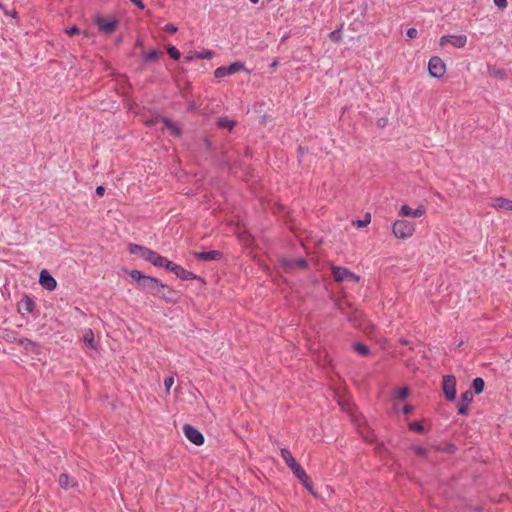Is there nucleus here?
Listing matches in <instances>:
<instances>
[{
    "label": "nucleus",
    "mask_w": 512,
    "mask_h": 512,
    "mask_svg": "<svg viewBox=\"0 0 512 512\" xmlns=\"http://www.w3.org/2000/svg\"><path fill=\"white\" fill-rule=\"evenodd\" d=\"M214 52L212 50H204L202 52L190 51L185 56L186 61H192L194 59H212Z\"/></svg>",
    "instance_id": "17"
},
{
    "label": "nucleus",
    "mask_w": 512,
    "mask_h": 512,
    "mask_svg": "<svg viewBox=\"0 0 512 512\" xmlns=\"http://www.w3.org/2000/svg\"><path fill=\"white\" fill-rule=\"evenodd\" d=\"M183 433L186 436V438L192 442L193 444L200 446L204 443V436L203 434L196 428H194L191 425H184L183 426Z\"/></svg>",
    "instance_id": "8"
},
{
    "label": "nucleus",
    "mask_w": 512,
    "mask_h": 512,
    "mask_svg": "<svg viewBox=\"0 0 512 512\" xmlns=\"http://www.w3.org/2000/svg\"><path fill=\"white\" fill-rule=\"evenodd\" d=\"M370 221H371V216H370V214H367L366 218L364 220H358L354 224L358 228H362V227H365L366 225H368L370 223Z\"/></svg>",
    "instance_id": "33"
},
{
    "label": "nucleus",
    "mask_w": 512,
    "mask_h": 512,
    "mask_svg": "<svg viewBox=\"0 0 512 512\" xmlns=\"http://www.w3.org/2000/svg\"><path fill=\"white\" fill-rule=\"evenodd\" d=\"M136 45H137L138 47H142V42H141V41H138Z\"/></svg>",
    "instance_id": "48"
},
{
    "label": "nucleus",
    "mask_w": 512,
    "mask_h": 512,
    "mask_svg": "<svg viewBox=\"0 0 512 512\" xmlns=\"http://www.w3.org/2000/svg\"><path fill=\"white\" fill-rule=\"evenodd\" d=\"M494 4L500 9H505L508 5V2L507 0H494Z\"/></svg>",
    "instance_id": "40"
},
{
    "label": "nucleus",
    "mask_w": 512,
    "mask_h": 512,
    "mask_svg": "<svg viewBox=\"0 0 512 512\" xmlns=\"http://www.w3.org/2000/svg\"><path fill=\"white\" fill-rule=\"evenodd\" d=\"M128 249L132 255H136L139 258L149 261L156 267L161 265V262H163V256L147 247H143L137 244H130Z\"/></svg>",
    "instance_id": "1"
},
{
    "label": "nucleus",
    "mask_w": 512,
    "mask_h": 512,
    "mask_svg": "<svg viewBox=\"0 0 512 512\" xmlns=\"http://www.w3.org/2000/svg\"><path fill=\"white\" fill-rule=\"evenodd\" d=\"M306 265H307V263L304 259H298L294 262V264H290V267L291 268L297 267V268L304 269V268H306Z\"/></svg>",
    "instance_id": "36"
},
{
    "label": "nucleus",
    "mask_w": 512,
    "mask_h": 512,
    "mask_svg": "<svg viewBox=\"0 0 512 512\" xmlns=\"http://www.w3.org/2000/svg\"><path fill=\"white\" fill-rule=\"evenodd\" d=\"M280 453H281V457L283 458V460L285 461L286 465L290 469H293L295 466H297L299 464L296 461V459L292 456L291 452L288 449L282 448L280 450Z\"/></svg>",
    "instance_id": "20"
},
{
    "label": "nucleus",
    "mask_w": 512,
    "mask_h": 512,
    "mask_svg": "<svg viewBox=\"0 0 512 512\" xmlns=\"http://www.w3.org/2000/svg\"><path fill=\"white\" fill-rule=\"evenodd\" d=\"M20 344L24 346L25 349L32 347V342L29 339L20 340Z\"/></svg>",
    "instance_id": "44"
},
{
    "label": "nucleus",
    "mask_w": 512,
    "mask_h": 512,
    "mask_svg": "<svg viewBox=\"0 0 512 512\" xmlns=\"http://www.w3.org/2000/svg\"><path fill=\"white\" fill-rule=\"evenodd\" d=\"M426 210L424 206H419L416 209H412L409 205H402L399 209L398 215L402 218L413 217L420 218L425 214Z\"/></svg>",
    "instance_id": "12"
},
{
    "label": "nucleus",
    "mask_w": 512,
    "mask_h": 512,
    "mask_svg": "<svg viewBox=\"0 0 512 512\" xmlns=\"http://www.w3.org/2000/svg\"><path fill=\"white\" fill-rule=\"evenodd\" d=\"M416 230L415 223L398 219L392 224V233L397 239H408L413 236Z\"/></svg>",
    "instance_id": "2"
},
{
    "label": "nucleus",
    "mask_w": 512,
    "mask_h": 512,
    "mask_svg": "<svg viewBox=\"0 0 512 512\" xmlns=\"http://www.w3.org/2000/svg\"><path fill=\"white\" fill-rule=\"evenodd\" d=\"M24 309L26 310L28 313H31L32 312V299H30L29 297L25 296V301L23 303V305L19 308V309Z\"/></svg>",
    "instance_id": "31"
},
{
    "label": "nucleus",
    "mask_w": 512,
    "mask_h": 512,
    "mask_svg": "<svg viewBox=\"0 0 512 512\" xmlns=\"http://www.w3.org/2000/svg\"><path fill=\"white\" fill-rule=\"evenodd\" d=\"M105 193V188L103 186H98L96 188V195L102 197Z\"/></svg>",
    "instance_id": "46"
},
{
    "label": "nucleus",
    "mask_w": 512,
    "mask_h": 512,
    "mask_svg": "<svg viewBox=\"0 0 512 512\" xmlns=\"http://www.w3.org/2000/svg\"><path fill=\"white\" fill-rule=\"evenodd\" d=\"M194 255L196 258H198L200 260L211 261V260L219 259L221 256V253L219 251L212 250V251H207V252H195Z\"/></svg>",
    "instance_id": "18"
},
{
    "label": "nucleus",
    "mask_w": 512,
    "mask_h": 512,
    "mask_svg": "<svg viewBox=\"0 0 512 512\" xmlns=\"http://www.w3.org/2000/svg\"><path fill=\"white\" fill-rule=\"evenodd\" d=\"M218 126L221 128H227V129L231 130L235 126V122L228 118H220L218 120Z\"/></svg>",
    "instance_id": "27"
},
{
    "label": "nucleus",
    "mask_w": 512,
    "mask_h": 512,
    "mask_svg": "<svg viewBox=\"0 0 512 512\" xmlns=\"http://www.w3.org/2000/svg\"><path fill=\"white\" fill-rule=\"evenodd\" d=\"M83 342L91 349H97V343L94 339V333L91 329H86L83 335Z\"/></svg>",
    "instance_id": "21"
},
{
    "label": "nucleus",
    "mask_w": 512,
    "mask_h": 512,
    "mask_svg": "<svg viewBox=\"0 0 512 512\" xmlns=\"http://www.w3.org/2000/svg\"><path fill=\"white\" fill-rule=\"evenodd\" d=\"M428 71L431 77L440 78L445 74L446 65L440 57L433 56L429 60Z\"/></svg>",
    "instance_id": "5"
},
{
    "label": "nucleus",
    "mask_w": 512,
    "mask_h": 512,
    "mask_svg": "<svg viewBox=\"0 0 512 512\" xmlns=\"http://www.w3.org/2000/svg\"><path fill=\"white\" fill-rule=\"evenodd\" d=\"M139 286L148 293H151L156 296H161L165 298V294L162 293V290L166 288V285L162 284L156 278H152L144 275Z\"/></svg>",
    "instance_id": "3"
},
{
    "label": "nucleus",
    "mask_w": 512,
    "mask_h": 512,
    "mask_svg": "<svg viewBox=\"0 0 512 512\" xmlns=\"http://www.w3.org/2000/svg\"><path fill=\"white\" fill-rule=\"evenodd\" d=\"M410 430H413L417 433H422L424 431V427L419 422H413L409 425Z\"/></svg>",
    "instance_id": "32"
},
{
    "label": "nucleus",
    "mask_w": 512,
    "mask_h": 512,
    "mask_svg": "<svg viewBox=\"0 0 512 512\" xmlns=\"http://www.w3.org/2000/svg\"><path fill=\"white\" fill-rule=\"evenodd\" d=\"M414 410L413 406L409 405V404H406L405 406H403L402 408V412L404 414H410L412 411Z\"/></svg>",
    "instance_id": "43"
},
{
    "label": "nucleus",
    "mask_w": 512,
    "mask_h": 512,
    "mask_svg": "<svg viewBox=\"0 0 512 512\" xmlns=\"http://www.w3.org/2000/svg\"><path fill=\"white\" fill-rule=\"evenodd\" d=\"M160 55H161V52H159L157 50H151V51L143 54V59L147 62H154L159 59Z\"/></svg>",
    "instance_id": "24"
},
{
    "label": "nucleus",
    "mask_w": 512,
    "mask_h": 512,
    "mask_svg": "<svg viewBox=\"0 0 512 512\" xmlns=\"http://www.w3.org/2000/svg\"><path fill=\"white\" fill-rule=\"evenodd\" d=\"M412 450L417 454V455H420V456H425L426 455V449L421 447V446H414L412 448Z\"/></svg>",
    "instance_id": "39"
},
{
    "label": "nucleus",
    "mask_w": 512,
    "mask_h": 512,
    "mask_svg": "<svg viewBox=\"0 0 512 512\" xmlns=\"http://www.w3.org/2000/svg\"><path fill=\"white\" fill-rule=\"evenodd\" d=\"M467 36L465 34L459 35H444L439 39L440 47H445L448 43L456 48H463L467 44Z\"/></svg>",
    "instance_id": "6"
},
{
    "label": "nucleus",
    "mask_w": 512,
    "mask_h": 512,
    "mask_svg": "<svg viewBox=\"0 0 512 512\" xmlns=\"http://www.w3.org/2000/svg\"><path fill=\"white\" fill-rule=\"evenodd\" d=\"M331 272L334 280L339 283L344 281L359 282L360 280L358 275L354 274L345 267L332 265Z\"/></svg>",
    "instance_id": "4"
},
{
    "label": "nucleus",
    "mask_w": 512,
    "mask_h": 512,
    "mask_svg": "<svg viewBox=\"0 0 512 512\" xmlns=\"http://www.w3.org/2000/svg\"><path fill=\"white\" fill-rule=\"evenodd\" d=\"M244 68H245V66L243 63L234 62L228 67H224V66L218 67L215 70L214 75L216 78H223V77L238 73V72L244 70Z\"/></svg>",
    "instance_id": "9"
},
{
    "label": "nucleus",
    "mask_w": 512,
    "mask_h": 512,
    "mask_svg": "<svg viewBox=\"0 0 512 512\" xmlns=\"http://www.w3.org/2000/svg\"><path fill=\"white\" fill-rule=\"evenodd\" d=\"M350 321H353L358 325L366 334L373 336L375 332V326L366 319H362V313L355 311L352 316L349 317Z\"/></svg>",
    "instance_id": "7"
},
{
    "label": "nucleus",
    "mask_w": 512,
    "mask_h": 512,
    "mask_svg": "<svg viewBox=\"0 0 512 512\" xmlns=\"http://www.w3.org/2000/svg\"><path fill=\"white\" fill-rule=\"evenodd\" d=\"M329 38L334 41V42H338L341 38V33H340V30H335L333 32H331L329 34Z\"/></svg>",
    "instance_id": "37"
},
{
    "label": "nucleus",
    "mask_w": 512,
    "mask_h": 512,
    "mask_svg": "<svg viewBox=\"0 0 512 512\" xmlns=\"http://www.w3.org/2000/svg\"><path fill=\"white\" fill-rule=\"evenodd\" d=\"M65 33H66L67 35H69V36H73V35H75V34H79V33H80V31H79V29H78L76 26H72L71 28L66 29V30H65Z\"/></svg>",
    "instance_id": "41"
},
{
    "label": "nucleus",
    "mask_w": 512,
    "mask_h": 512,
    "mask_svg": "<svg viewBox=\"0 0 512 512\" xmlns=\"http://www.w3.org/2000/svg\"><path fill=\"white\" fill-rule=\"evenodd\" d=\"M130 276L132 279L136 280L138 282V284L141 282L142 278H143V274H141L140 271L138 270H132L130 272Z\"/></svg>",
    "instance_id": "35"
},
{
    "label": "nucleus",
    "mask_w": 512,
    "mask_h": 512,
    "mask_svg": "<svg viewBox=\"0 0 512 512\" xmlns=\"http://www.w3.org/2000/svg\"><path fill=\"white\" fill-rule=\"evenodd\" d=\"M178 266H179L178 264L169 261L165 257H163V262H161V265H158V267H165L168 271H171L173 273H175Z\"/></svg>",
    "instance_id": "25"
},
{
    "label": "nucleus",
    "mask_w": 512,
    "mask_h": 512,
    "mask_svg": "<svg viewBox=\"0 0 512 512\" xmlns=\"http://www.w3.org/2000/svg\"><path fill=\"white\" fill-rule=\"evenodd\" d=\"M161 123L164 125V127H166L174 136H179L180 135V130L179 128L176 127V125L174 123H172L171 121H169L168 119H161Z\"/></svg>",
    "instance_id": "23"
},
{
    "label": "nucleus",
    "mask_w": 512,
    "mask_h": 512,
    "mask_svg": "<svg viewBox=\"0 0 512 512\" xmlns=\"http://www.w3.org/2000/svg\"><path fill=\"white\" fill-rule=\"evenodd\" d=\"M39 284L48 291L55 290L57 282L55 278L46 269H43L39 275Z\"/></svg>",
    "instance_id": "11"
},
{
    "label": "nucleus",
    "mask_w": 512,
    "mask_h": 512,
    "mask_svg": "<svg viewBox=\"0 0 512 512\" xmlns=\"http://www.w3.org/2000/svg\"><path fill=\"white\" fill-rule=\"evenodd\" d=\"M484 380L482 378H475L472 382V387L475 391V393L479 394L483 391L484 389Z\"/></svg>",
    "instance_id": "26"
},
{
    "label": "nucleus",
    "mask_w": 512,
    "mask_h": 512,
    "mask_svg": "<svg viewBox=\"0 0 512 512\" xmlns=\"http://www.w3.org/2000/svg\"><path fill=\"white\" fill-rule=\"evenodd\" d=\"M163 29L170 34L177 32V27L171 23L166 24Z\"/></svg>",
    "instance_id": "38"
},
{
    "label": "nucleus",
    "mask_w": 512,
    "mask_h": 512,
    "mask_svg": "<svg viewBox=\"0 0 512 512\" xmlns=\"http://www.w3.org/2000/svg\"><path fill=\"white\" fill-rule=\"evenodd\" d=\"M134 5H136L140 9H144V3L142 0H130Z\"/></svg>",
    "instance_id": "45"
},
{
    "label": "nucleus",
    "mask_w": 512,
    "mask_h": 512,
    "mask_svg": "<svg viewBox=\"0 0 512 512\" xmlns=\"http://www.w3.org/2000/svg\"><path fill=\"white\" fill-rule=\"evenodd\" d=\"M173 384H174V377L170 376V377H166L164 379V386H165L166 393H169L170 388L172 387Z\"/></svg>",
    "instance_id": "34"
},
{
    "label": "nucleus",
    "mask_w": 512,
    "mask_h": 512,
    "mask_svg": "<svg viewBox=\"0 0 512 512\" xmlns=\"http://www.w3.org/2000/svg\"><path fill=\"white\" fill-rule=\"evenodd\" d=\"M418 35V31L416 28H409L407 30V36L411 39L416 38Z\"/></svg>",
    "instance_id": "42"
},
{
    "label": "nucleus",
    "mask_w": 512,
    "mask_h": 512,
    "mask_svg": "<svg viewBox=\"0 0 512 512\" xmlns=\"http://www.w3.org/2000/svg\"><path fill=\"white\" fill-rule=\"evenodd\" d=\"M492 205L497 209L512 211V201L503 197H497L493 199Z\"/></svg>",
    "instance_id": "19"
},
{
    "label": "nucleus",
    "mask_w": 512,
    "mask_h": 512,
    "mask_svg": "<svg viewBox=\"0 0 512 512\" xmlns=\"http://www.w3.org/2000/svg\"><path fill=\"white\" fill-rule=\"evenodd\" d=\"M277 64H278V63H277V61H274V62L272 63V65H271V67H272V68H275V67L277 66Z\"/></svg>",
    "instance_id": "47"
},
{
    "label": "nucleus",
    "mask_w": 512,
    "mask_h": 512,
    "mask_svg": "<svg viewBox=\"0 0 512 512\" xmlns=\"http://www.w3.org/2000/svg\"><path fill=\"white\" fill-rule=\"evenodd\" d=\"M174 274L182 280H191L196 278V276L192 272L187 271L180 265L178 266Z\"/></svg>",
    "instance_id": "22"
},
{
    "label": "nucleus",
    "mask_w": 512,
    "mask_h": 512,
    "mask_svg": "<svg viewBox=\"0 0 512 512\" xmlns=\"http://www.w3.org/2000/svg\"><path fill=\"white\" fill-rule=\"evenodd\" d=\"M253 4H256L259 2V0H250Z\"/></svg>",
    "instance_id": "49"
},
{
    "label": "nucleus",
    "mask_w": 512,
    "mask_h": 512,
    "mask_svg": "<svg viewBox=\"0 0 512 512\" xmlns=\"http://www.w3.org/2000/svg\"><path fill=\"white\" fill-rule=\"evenodd\" d=\"M354 350L362 356H366L369 353V348L361 343H356L353 345Z\"/></svg>",
    "instance_id": "28"
},
{
    "label": "nucleus",
    "mask_w": 512,
    "mask_h": 512,
    "mask_svg": "<svg viewBox=\"0 0 512 512\" xmlns=\"http://www.w3.org/2000/svg\"><path fill=\"white\" fill-rule=\"evenodd\" d=\"M98 27L108 33L111 34L114 32L116 26H117V20L113 18H103V17H97L95 20Z\"/></svg>",
    "instance_id": "13"
},
{
    "label": "nucleus",
    "mask_w": 512,
    "mask_h": 512,
    "mask_svg": "<svg viewBox=\"0 0 512 512\" xmlns=\"http://www.w3.org/2000/svg\"><path fill=\"white\" fill-rule=\"evenodd\" d=\"M167 53L174 60L180 59L181 54H180L179 50L175 46H172V45L168 46L167 47Z\"/></svg>",
    "instance_id": "29"
},
{
    "label": "nucleus",
    "mask_w": 512,
    "mask_h": 512,
    "mask_svg": "<svg viewBox=\"0 0 512 512\" xmlns=\"http://www.w3.org/2000/svg\"><path fill=\"white\" fill-rule=\"evenodd\" d=\"M291 471L301 481V483L305 486V488L308 489L310 492H312V483L309 479V476L306 474L305 470L302 468V466L300 464H298L293 469H291Z\"/></svg>",
    "instance_id": "15"
},
{
    "label": "nucleus",
    "mask_w": 512,
    "mask_h": 512,
    "mask_svg": "<svg viewBox=\"0 0 512 512\" xmlns=\"http://www.w3.org/2000/svg\"><path fill=\"white\" fill-rule=\"evenodd\" d=\"M443 391L448 400H454L456 396V379L454 376H446L443 379Z\"/></svg>",
    "instance_id": "10"
},
{
    "label": "nucleus",
    "mask_w": 512,
    "mask_h": 512,
    "mask_svg": "<svg viewBox=\"0 0 512 512\" xmlns=\"http://www.w3.org/2000/svg\"><path fill=\"white\" fill-rule=\"evenodd\" d=\"M409 395V390L406 387L399 388L394 392V398H406Z\"/></svg>",
    "instance_id": "30"
},
{
    "label": "nucleus",
    "mask_w": 512,
    "mask_h": 512,
    "mask_svg": "<svg viewBox=\"0 0 512 512\" xmlns=\"http://www.w3.org/2000/svg\"><path fill=\"white\" fill-rule=\"evenodd\" d=\"M473 400V393L470 390H467L461 395L459 405H458V413L461 415H466L468 413V406Z\"/></svg>",
    "instance_id": "16"
},
{
    "label": "nucleus",
    "mask_w": 512,
    "mask_h": 512,
    "mask_svg": "<svg viewBox=\"0 0 512 512\" xmlns=\"http://www.w3.org/2000/svg\"><path fill=\"white\" fill-rule=\"evenodd\" d=\"M58 484L64 490L76 489L78 487V481L66 472L59 475Z\"/></svg>",
    "instance_id": "14"
}]
</instances>
